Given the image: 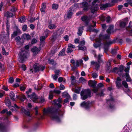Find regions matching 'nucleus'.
Returning a JSON list of instances; mask_svg holds the SVG:
<instances>
[{
	"label": "nucleus",
	"instance_id": "10",
	"mask_svg": "<svg viewBox=\"0 0 132 132\" xmlns=\"http://www.w3.org/2000/svg\"><path fill=\"white\" fill-rule=\"evenodd\" d=\"M62 102V99L61 98H59L57 100H54L53 102V104L57 106L58 107H60L61 106V103Z\"/></svg>",
	"mask_w": 132,
	"mask_h": 132
},
{
	"label": "nucleus",
	"instance_id": "14",
	"mask_svg": "<svg viewBox=\"0 0 132 132\" xmlns=\"http://www.w3.org/2000/svg\"><path fill=\"white\" fill-rule=\"evenodd\" d=\"M91 65H93L95 66L96 70L98 69V68L100 67V64L99 63V61L97 62L93 61H92L91 62Z\"/></svg>",
	"mask_w": 132,
	"mask_h": 132
},
{
	"label": "nucleus",
	"instance_id": "9",
	"mask_svg": "<svg viewBox=\"0 0 132 132\" xmlns=\"http://www.w3.org/2000/svg\"><path fill=\"white\" fill-rule=\"evenodd\" d=\"M113 42L110 40L104 41V48L105 51H106L108 49L109 46L113 43Z\"/></svg>",
	"mask_w": 132,
	"mask_h": 132
},
{
	"label": "nucleus",
	"instance_id": "36",
	"mask_svg": "<svg viewBox=\"0 0 132 132\" xmlns=\"http://www.w3.org/2000/svg\"><path fill=\"white\" fill-rule=\"evenodd\" d=\"M65 50L64 49H63L61 51L59 54V55L60 56H64L65 54Z\"/></svg>",
	"mask_w": 132,
	"mask_h": 132
},
{
	"label": "nucleus",
	"instance_id": "6",
	"mask_svg": "<svg viewBox=\"0 0 132 132\" xmlns=\"http://www.w3.org/2000/svg\"><path fill=\"white\" fill-rule=\"evenodd\" d=\"M124 69V66L123 65H121L120 66L119 68L117 67H115L113 70V71L116 72L119 75H120V73L122 72Z\"/></svg>",
	"mask_w": 132,
	"mask_h": 132
},
{
	"label": "nucleus",
	"instance_id": "49",
	"mask_svg": "<svg viewBox=\"0 0 132 132\" xmlns=\"http://www.w3.org/2000/svg\"><path fill=\"white\" fill-rule=\"evenodd\" d=\"M68 48H74L75 47V46L72 45L71 44H69L68 46Z\"/></svg>",
	"mask_w": 132,
	"mask_h": 132
},
{
	"label": "nucleus",
	"instance_id": "16",
	"mask_svg": "<svg viewBox=\"0 0 132 132\" xmlns=\"http://www.w3.org/2000/svg\"><path fill=\"white\" fill-rule=\"evenodd\" d=\"M63 95L66 97L64 100V103H66L68 102L70 98V96L66 92H65L63 93Z\"/></svg>",
	"mask_w": 132,
	"mask_h": 132
},
{
	"label": "nucleus",
	"instance_id": "23",
	"mask_svg": "<svg viewBox=\"0 0 132 132\" xmlns=\"http://www.w3.org/2000/svg\"><path fill=\"white\" fill-rule=\"evenodd\" d=\"M15 107L11 106L10 105L9 106V109L13 111H17V109L19 108V107L17 106L16 104L14 105Z\"/></svg>",
	"mask_w": 132,
	"mask_h": 132
},
{
	"label": "nucleus",
	"instance_id": "39",
	"mask_svg": "<svg viewBox=\"0 0 132 132\" xmlns=\"http://www.w3.org/2000/svg\"><path fill=\"white\" fill-rule=\"evenodd\" d=\"M15 39L18 44L20 45V37L18 36Z\"/></svg>",
	"mask_w": 132,
	"mask_h": 132
},
{
	"label": "nucleus",
	"instance_id": "41",
	"mask_svg": "<svg viewBox=\"0 0 132 132\" xmlns=\"http://www.w3.org/2000/svg\"><path fill=\"white\" fill-rule=\"evenodd\" d=\"M80 88L79 87L76 88L74 90V92L76 93L77 94H79L80 92Z\"/></svg>",
	"mask_w": 132,
	"mask_h": 132
},
{
	"label": "nucleus",
	"instance_id": "53",
	"mask_svg": "<svg viewBox=\"0 0 132 132\" xmlns=\"http://www.w3.org/2000/svg\"><path fill=\"white\" fill-rule=\"evenodd\" d=\"M14 80L13 78L12 77H11L9 79V82L10 83H12L13 82Z\"/></svg>",
	"mask_w": 132,
	"mask_h": 132
},
{
	"label": "nucleus",
	"instance_id": "30",
	"mask_svg": "<svg viewBox=\"0 0 132 132\" xmlns=\"http://www.w3.org/2000/svg\"><path fill=\"white\" fill-rule=\"evenodd\" d=\"M83 27H80L78 29V31L77 33L78 35L79 36L81 35L82 32V30L83 29Z\"/></svg>",
	"mask_w": 132,
	"mask_h": 132
},
{
	"label": "nucleus",
	"instance_id": "59",
	"mask_svg": "<svg viewBox=\"0 0 132 132\" xmlns=\"http://www.w3.org/2000/svg\"><path fill=\"white\" fill-rule=\"evenodd\" d=\"M38 108L37 107H36L34 109L35 110V114L36 115H37L38 114Z\"/></svg>",
	"mask_w": 132,
	"mask_h": 132
},
{
	"label": "nucleus",
	"instance_id": "15",
	"mask_svg": "<svg viewBox=\"0 0 132 132\" xmlns=\"http://www.w3.org/2000/svg\"><path fill=\"white\" fill-rule=\"evenodd\" d=\"M40 48H37L36 47H34L32 49V51L33 53V55H35L40 51Z\"/></svg>",
	"mask_w": 132,
	"mask_h": 132
},
{
	"label": "nucleus",
	"instance_id": "32",
	"mask_svg": "<svg viewBox=\"0 0 132 132\" xmlns=\"http://www.w3.org/2000/svg\"><path fill=\"white\" fill-rule=\"evenodd\" d=\"M53 90H50L49 96V99H51L53 98Z\"/></svg>",
	"mask_w": 132,
	"mask_h": 132
},
{
	"label": "nucleus",
	"instance_id": "56",
	"mask_svg": "<svg viewBox=\"0 0 132 132\" xmlns=\"http://www.w3.org/2000/svg\"><path fill=\"white\" fill-rule=\"evenodd\" d=\"M17 10V9L16 8L13 7L11 10V11L13 12H14L16 11Z\"/></svg>",
	"mask_w": 132,
	"mask_h": 132
},
{
	"label": "nucleus",
	"instance_id": "47",
	"mask_svg": "<svg viewBox=\"0 0 132 132\" xmlns=\"http://www.w3.org/2000/svg\"><path fill=\"white\" fill-rule=\"evenodd\" d=\"M49 63L50 64L52 65H54L55 64V63L53 60H49Z\"/></svg>",
	"mask_w": 132,
	"mask_h": 132
},
{
	"label": "nucleus",
	"instance_id": "64",
	"mask_svg": "<svg viewBox=\"0 0 132 132\" xmlns=\"http://www.w3.org/2000/svg\"><path fill=\"white\" fill-rule=\"evenodd\" d=\"M60 89L61 90H63L64 89V86L62 84L60 85Z\"/></svg>",
	"mask_w": 132,
	"mask_h": 132
},
{
	"label": "nucleus",
	"instance_id": "46",
	"mask_svg": "<svg viewBox=\"0 0 132 132\" xmlns=\"http://www.w3.org/2000/svg\"><path fill=\"white\" fill-rule=\"evenodd\" d=\"M105 89H103V90H102L101 92V93L99 94H98L99 96H103L104 95V94L103 93V92L105 91Z\"/></svg>",
	"mask_w": 132,
	"mask_h": 132
},
{
	"label": "nucleus",
	"instance_id": "1",
	"mask_svg": "<svg viewBox=\"0 0 132 132\" xmlns=\"http://www.w3.org/2000/svg\"><path fill=\"white\" fill-rule=\"evenodd\" d=\"M44 116H48L53 120L59 122L60 121V114L54 108L46 109H44L43 111Z\"/></svg>",
	"mask_w": 132,
	"mask_h": 132
},
{
	"label": "nucleus",
	"instance_id": "21",
	"mask_svg": "<svg viewBox=\"0 0 132 132\" xmlns=\"http://www.w3.org/2000/svg\"><path fill=\"white\" fill-rule=\"evenodd\" d=\"M56 26L55 24L52 23L51 22L49 23L48 27L49 28L51 29H53L56 28Z\"/></svg>",
	"mask_w": 132,
	"mask_h": 132
},
{
	"label": "nucleus",
	"instance_id": "54",
	"mask_svg": "<svg viewBox=\"0 0 132 132\" xmlns=\"http://www.w3.org/2000/svg\"><path fill=\"white\" fill-rule=\"evenodd\" d=\"M17 34V32L16 31H14L12 35V38H13L14 37L16 36Z\"/></svg>",
	"mask_w": 132,
	"mask_h": 132
},
{
	"label": "nucleus",
	"instance_id": "63",
	"mask_svg": "<svg viewBox=\"0 0 132 132\" xmlns=\"http://www.w3.org/2000/svg\"><path fill=\"white\" fill-rule=\"evenodd\" d=\"M22 69L24 71H25L26 69V67L25 65L24 64H22L21 66Z\"/></svg>",
	"mask_w": 132,
	"mask_h": 132
},
{
	"label": "nucleus",
	"instance_id": "8",
	"mask_svg": "<svg viewBox=\"0 0 132 132\" xmlns=\"http://www.w3.org/2000/svg\"><path fill=\"white\" fill-rule=\"evenodd\" d=\"M99 0H94L92 3L93 6L91 8L92 12V13L94 12L95 11H97L98 9V5L97 4L96 5L94 6L95 3L98 1Z\"/></svg>",
	"mask_w": 132,
	"mask_h": 132
},
{
	"label": "nucleus",
	"instance_id": "19",
	"mask_svg": "<svg viewBox=\"0 0 132 132\" xmlns=\"http://www.w3.org/2000/svg\"><path fill=\"white\" fill-rule=\"evenodd\" d=\"M127 23V22L126 21H121L119 23L120 26L121 28H124Z\"/></svg>",
	"mask_w": 132,
	"mask_h": 132
},
{
	"label": "nucleus",
	"instance_id": "52",
	"mask_svg": "<svg viewBox=\"0 0 132 132\" xmlns=\"http://www.w3.org/2000/svg\"><path fill=\"white\" fill-rule=\"evenodd\" d=\"M100 19L102 21H105V17L103 15H102L100 16Z\"/></svg>",
	"mask_w": 132,
	"mask_h": 132
},
{
	"label": "nucleus",
	"instance_id": "11",
	"mask_svg": "<svg viewBox=\"0 0 132 132\" xmlns=\"http://www.w3.org/2000/svg\"><path fill=\"white\" fill-rule=\"evenodd\" d=\"M85 44V42L84 40L81 42L78 46L79 50L83 51L85 50L86 49V48L84 46Z\"/></svg>",
	"mask_w": 132,
	"mask_h": 132
},
{
	"label": "nucleus",
	"instance_id": "58",
	"mask_svg": "<svg viewBox=\"0 0 132 132\" xmlns=\"http://www.w3.org/2000/svg\"><path fill=\"white\" fill-rule=\"evenodd\" d=\"M27 28V25H24L22 27V29L24 31H26V30Z\"/></svg>",
	"mask_w": 132,
	"mask_h": 132
},
{
	"label": "nucleus",
	"instance_id": "57",
	"mask_svg": "<svg viewBox=\"0 0 132 132\" xmlns=\"http://www.w3.org/2000/svg\"><path fill=\"white\" fill-rule=\"evenodd\" d=\"M60 70H56L54 71L55 75H57L58 76L60 74Z\"/></svg>",
	"mask_w": 132,
	"mask_h": 132
},
{
	"label": "nucleus",
	"instance_id": "29",
	"mask_svg": "<svg viewBox=\"0 0 132 132\" xmlns=\"http://www.w3.org/2000/svg\"><path fill=\"white\" fill-rule=\"evenodd\" d=\"M10 98L13 101L15 100V95L14 93L13 92H11L10 94Z\"/></svg>",
	"mask_w": 132,
	"mask_h": 132
},
{
	"label": "nucleus",
	"instance_id": "44",
	"mask_svg": "<svg viewBox=\"0 0 132 132\" xmlns=\"http://www.w3.org/2000/svg\"><path fill=\"white\" fill-rule=\"evenodd\" d=\"M2 49L3 51L2 52L3 54L4 55H7L8 54V52H6L5 51V49L3 47H2Z\"/></svg>",
	"mask_w": 132,
	"mask_h": 132
},
{
	"label": "nucleus",
	"instance_id": "35",
	"mask_svg": "<svg viewBox=\"0 0 132 132\" xmlns=\"http://www.w3.org/2000/svg\"><path fill=\"white\" fill-rule=\"evenodd\" d=\"M126 76L127 81L128 82H130L131 80L130 78L129 75L128 73H126Z\"/></svg>",
	"mask_w": 132,
	"mask_h": 132
},
{
	"label": "nucleus",
	"instance_id": "26",
	"mask_svg": "<svg viewBox=\"0 0 132 132\" xmlns=\"http://www.w3.org/2000/svg\"><path fill=\"white\" fill-rule=\"evenodd\" d=\"M5 103L6 105L9 106L11 105V103L9 99L8 98H6L5 101Z\"/></svg>",
	"mask_w": 132,
	"mask_h": 132
},
{
	"label": "nucleus",
	"instance_id": "31",
	"mask_svg": "<svg viewBox=\"0 0 132 132\" xmlns=\"http://www.w3.org/2000/svg\"><path fill=\"white\" fill-rule=\"evenodd\" d=\"M23 36L24 38L27 40H29L30 39L31 37L28 34H24L23 35Z\"/></svg>",
	"mask_w": 132,
	"mask_h": 132
},
{
	"label": "nucleus",
	"instance_id": "43",
	"mask_svg": "<svg viewBox=\"0 0 132 132\" xmlns=\"http://www.w3.org/2000/svg\"><path fill=\"white\" fill-rule=\"evenodd\" d=\"M122 84L126 88H127L128 87V84L126 81H123L122 82Z\"/></svg>",
	"mask_w": 132,
	"mask_h": 132
},
{
	"label": "nucleus",
	"instance_id": "24",
	"mask_svg": "<svg viewBox=\"0 0 132 132\" xmlns=\"http://www.w3.org/2000/svg\"><path fill=\"white\" fill-rule=\"evenodd\" d=\"M96 83L94 81H93L91 80H90L88 82V84L90 86L94 88L96 86Z\"/></svg>",
	"mask_w": 132,
	"mask_h": 132
},
{
	"label": "nucleus",
	"instance_id": "48",
	"mask_svg": "<svg viewBox=\"0 0 132 132\" xmlns=\"http://www.w3.org/2000/svg\"><path fill=\"white\" fill-rule=\"evenodd\" d=\"M92 76L94 78H96L98 77V75L96 73H94L92 74Z\"/></svg>",
	"mask_w": 132,
	"mask_h": 132
},
{
	"label": "nucleus",
	"instance_id": "62",
	"mask_svg": "<svg viewBox=\"0 0 132 132\" xmlns=\"http://www.w3.org/2000/svg\"><path fill=\"white\" fill-rule=\"evenodd\" d=\"M116 50L115 49H113L111 51V53L113 55L116 54Z\"/></svg>",
	"mask_w": 132,
	"mask_h": 132
},
{
	"label": "nucleus",
	"instance_id": "4",
	"mask_svg": "<svg viewBox=\"0 0 132 132\" xmlns=\"http://www.w3.org/2000/svg\"><path fill=\"white\" fill-rule=\"evenodd\" d=\"M81 99L85 100L91 95L90 90L87 89L82 90L80 93Z\"/></svg>",
	"mask_w": 132,
	"mask_h": 132
},
{
	"label": "nucleus",
	"instance_id": "12",
	"mask_svg": "<svg viewBox=\"0 0 132 132\" xmlns=\"http://www.w3.org/2000/svg\"><path fill=\"white\" fill-rule=\"evenodd\" d=\"M72 11V8H70L67 12L66 16L67 18H71L73 15Z\"/></svg>",
	"mask_w": 132,
	"mask_h": 132
},
{
	"label": "nucleus",
	"instance_id": "20",
	"mask_svg": "<svg viewBox=\"0 0 132 132\" xmlns=\"http://www.w3.org/2000/svg\"><path fill=\"white\" fill-rule=\"evenodd\" d=\"M81 19L82 21L84 22L86 24H88V19L87 16H83L81 17Z\"/></svg>",
	"mask_w": 132,
	"mask_h": 132
},
{
	"label": "nucleus",
	"instance_id": "60",
	"mask_svg": "<svg viewBox=\"0 0 132 132\" xmlns=\"http://www.w3.org/2000/svg\"><path fill=\"white\" fill-rule=\"evenodd\" d=\"M57 48L56 47H55L53 48V50L52 51V53H55V51H56L57 50Z\"/></svg>",
	"mask_w": 132,
	"mask_h": 132
},
{
	"label": "nucleus",
	"instance_id": "7",
	"mask_svg": "<svg viewBox=\"0 0 132 132\" xmlns=\"http://www.w3.org/2000/svg\"><path fill=\"white\" fill-rule=\"evenodd\" d=\"M92 103L89 101H88L86 102H84L80 104V106L86 109H88L90 107L92 106Z\"/></svg>",
	"mask_w": 132,
	"mask_h": 132
},
{
	"label": "nucleus",
	"instance_id": "13",
	"mask_svg": "<svg viewBox=\"0 0 132 132\" xmlns=\"http://www.w3.org/2000/svg\"><path fill=\"white\" fill-rule=\"evenodd\" d=\"M34 102H36L37 100L38 99L37 97L34 93H32L29 97Z\"/></svg>",
	"mask_w": 132,
	"mask_h": 132
},
{
	"label": "nucleus",
	"instance_id": "45",
	"mask_svg": "<svg viewBox=\"0 0 132 132\" xmlns=\"http://www.w3.org/2000/svg\"><path fill=\"white\" fill-rule=\"evenodd\" d=\"M31 89H29L28 91H27L26 92L28 97H29L31 95L30 94L31 93Z\"/></svg>",
	"mask_w": 132,
	"mask_h": 132
},
{
	"label": "nucleus",
	"instance_id": "34",
	"mask_svg": "<svg viewBox=\"0 0 132 132\" xmlns=\"http://www.w3.org/2000/svg\"><path fill=\"white\" fill-rule=\"evenodd\" d=\"M25 18L24 16L20 17L19 19V21L22 23L23 22L25 21Z\"/></svg>",
	"mask_w": 132,
	"mask_h": 132
},
{
	"label": "nucleus",
	"instance_id": "42",
	"mask_svg": "<svg viewBox=\"0 0 132 132\" xmlns=\"http://www.w3.org/2000/svg\"><path fill=\"white\" fill-rule=\"evenodd\" d=\"M71 84L72 85H74L75 82V78L74 76H72L71 77Z\"/></svg>",
	"mask_w": 132,
	"mask_h": 132
},
{
	"label": "nucleus",
	"instance_id": "50",
	"mask_svg": "<svg viewBox=\"0 0 132 132\" xmlns=\"http://www.w3.org/2000/svg\"><path fill=\"white\" fill-rule=\"evenodd\" d=\"M46 37L44 36H41L40 38V40L41 42L43 41Z\"/></svg>",
	"mask_w": 132,
	"mask_h": 132
},
{
	"label": "nucleus",
	"instance_id": "37",
	"mask_svg": "<svg viewBox=\"0 0 132 132\" xmlns=\"http://www.w3.org/2000/svg\"><path fill=\"white\" fill-rule=\"evenodd\" d=\"M53 94H60L61 93V92L59 90L56 89L53 90Z\"/></svg>",
	"mask_w": 132,
	"mask_h": 132
},
{
	"label": "nucleus",
	"instance_id": "61",
	"mask_svg": "<svg viewBox=\"0 0 132 132\" xmlns=\"http://www.w3.org/2000/svg\"><path fill=\"white\" fill-rule=\"evenodd\" d=\"M37 41V40L35 39H33L31 41V43L32 44H34L35 43H36Z\"/></svg>",
	"mask_w": 132,
	"mask_h": 132
},
{
	"label": "nucleus",
	"instance_id": "18",
	"mask_svg": "<svg viewBox=\"0 0 132 132\" xmlns=\"http://www.w3.org/2000/svg\"><path fill=\"white\" fill-rule=\"evenodd\" d=\"M121 78L119 77L117 78L116 82V86L118 88H119L121 87Z\"/></svg>",
	"mask_w": 132,
	"mask_h": 132
},
{
	"label": "nucleus",
	"instance_id": "33",
	"mask_svg": "<svg viewBox=\"0 0 132 132\" xmlns=\"http://www.w3.org/2000/svg\"><path fill=\"white\" fill-rule=\"evenodd\" d=\"M113 26L112 25L110 26L109 27V28L107 30V32L108 34H110L112 30L113 29Z\"/></svg>",
	"mask_w": 132,
	"mask_h": 132
},
{
	"label": "nucleus",
	"instance_id": "38",
	"mask_svg": "<svg viewBox=\"0 0 132 132\" xmlns=\"http://www.w3.org/2000/svg\"><path fill=\"white\" fill-rule=\"evenodd\" d=\"M52 7L53 9L56 10L58 7V5L57 4H54L52 5Z\"/></svg>",
	"mask_w": 132,
	"mask_h": 132
},
{
	"label": "nucleus",
	"instance_id": "51",
	"mask_svg": "<svg viewBox=\"0 0 132 132\" xmlns=\"http://www.w3.org/2000/svg\"><path fill=\"white\" fill-rule=\"evenodd\" d=\"M52 77L53 78V79L55 80H56L59 76L57 75H52Z\"/></svg>",
	"mask_w": 132,
	"mask_h": 132
},
{
	"label": "nucleus",
	"instance_id": "40",
	"mask_svg": "<svg viewBox=\"0 0 132 132\" xmlns=\"http://www.w3.org/2000/svg\"><path fill=\"white\" fill-rule=\"evenodd\" d=\"M50 33V31L48 29H46L43 34L46 37H47L48 35Z\"/></svg>",
	"mask_w": 132,
	"mask_h": 132
},
{
	"label": "nucleus",
	"instance_id": "17",
	"mask_svg": "<svg viewBox=\"0 0 132 132\" xmlns=\"http://www.w3.org/2000/svg\"><path fill=\"white\" fill-rule=\"evenodd\" d=\"M8 130L7 128L3 125L2 124H0V132H7Z\"/></svg>",
	"mask_w": 132,
	"mask_h": 132
},
{
	"label": "nucleus",
	"instance_id": "25",
	"mask_svg": "<svg viewBox=\"0 0 132 132\" xmlns=\"http://www.w3.org/2000/svg\"><path fill=\"white\" fill-rule=\"evenodd\" d=\"M21 111L27 115L29 116H30V114L29 112L27 111L24 108H23L21 109Z\"/></svg>",
	"mask_w": 132,
	"mask_h": 132
},
{
	"label": "nucleus",
	"instance_id": "28",
	"mask_svg": "<svg viewBox=\"0 0 132 132\" xmlns=\"http://www.w3.org/2000/svg\"><path fill=\"white\" fill-rule=\"evenodd\" d=\"M5 16L7 17H11L13 15V14L11 12H7L5 13Z\"/></svg>",
	"mask_w": 132,
	"mask_h": 132
},
{
	"label": "nucleus",
	"instance_id": "3",
	"mask_svg": "<svg viewBox=\"0 0 132 132\" xmlns=\"http://www.w3.org/2000/svg\"><path fill=\"white\" fill-rule=\"evenodd\" d=\"M28 53L26 51L22 50L21 52L19 54V61L21 62H23L27 58Z\"/></svg>",
	"mask_w": 132,
	"mask_h": 132
},
{
	"label": "nucleus",
	"instance_id": "22",
	"mask_svg": "<svg viewBox=\"0 0 132 132\" xmlns=\"http://www.w3.org/2000/svg\"><path fill=\"white\" fill-rule=\"evenodd\" d=\"M82 6V7L84 8V9L85 10H86L88 9V6L87 3V2H84L80 4Z\"/></svg>",
	"mask_w": 132,
	"mask_h": 132
},
{
	"label": "nucleus",
	"instance_id": "27",
	"mask_svg": "<svg viewBox=\"0 0 132 132\" xmlns=\"http://www.w3.org/2000/svg\"><path fill=\"white\" fill-rule=\"evenodd\" d=\"M45 3H43L42 4V6L40 9V11L41 12L44 13L45 10Z\"/></svg>",
	"mask_w": 132,
	"mask_h": 132
},
{
	"label": "nucleus",
	"instance_id": "5",
	"mask_svg": "<svg viewBox=\"0 0 132 132\" xmlns=\"http://www.w3.org/2000/svg\"><path fill=\"white\" fill-rule=\"evenodd\" d=\"M45 67L43 66L39 65L38 63L35 64L34 66V68L35 71L37 72L40 70L43 71Z\"/></svg>",
	"mask_w": 132,
	"mask_h": 132
},
{
	"label": "nucleus",
	"instance_id": "55",
	"mask_svg": "<svg viewBox=\"0 0 132 132\" xmlns=\"http://www.w3.org/2000/svg\"><path fill=\"white\" fill-rule=\"evenodd\" d=\"M72 51L73 50H72V48H70L68 47L67 49V52L68 53H71Z\"/></svg>",
	"mask_w": 132,
	"mask_h": 132
},
{
	"label": "nucleus",
	"instance_id": "2",
	"mask_svg": "<svg viewBox=\"0 0 132 132\" xmlns=\"http://www.w3.org/2000/svg\"><path fill=\"white\" fill-rule=\"evenodd\" d=\"M110 36L109 35H102L100 34L99 36L98 39H96V43L94 44V46L95 47L97 48L100 46L101 44V41L103 39L105 40L109 39Z\"/></svg>",
	"mask_w": 132,
	"mask_h": 132
}]
</instances>
